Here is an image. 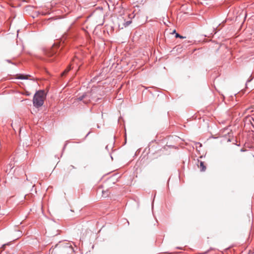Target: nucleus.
<instances>
[{"instance_id":"obj_1","label":"nucleus","mask_w":254,"mask_h":254,"mask_svg":"<svg viewBox=\"0 0 254 254\" xmlns=\"http://www.w3.org/2000/svg\"><path fill=\"white\" fill-rule=\"evenodd\" d=\"M46 97V93L44 90H39L34 95L33 103L35 107L38 108L42 106Z\"/></svg>"},{"instance_id":"obj_2","label":"nucleus","mask_w":254,"mask_h":254,"mask_svg":"<svg viewBox=\"0 0 254 254\" xmlns=\"http://www.w3.org/2000/svg\"><path fill=\"white\" fill-rule=\"evenodd\" d=\"M60 251L62 254H73V248L68 243H65L60 246Z\"/></svg>"},{"instance_id":"obj_3","label":"nucleus","mask_w":254,"mask_h":254,"mask_svg":"<svg viewBox=\"0 0 254 254\" xmlns=\"http://www.w3.org/2000/svg\"><path fill=\"white\" fill-rule=\"evenodd\" d=\"M78 99L80 101H83L84 103L87 104L90 101V97L87 94H84L79 97Z\"/></svg>"},{"instance_id":"obj_4","label":"nucleus","mask_w":254,"mask_h":254,"mask_svg":"<svg viewBox=\"0 0 254 254\" xmlns=\"http://www.w3.org/2000/svg\"><path fill=\"white\" fill-rule=\"evenodd\" d=\"M29 76H30L28 75H25L23 74H18L15 75V78L20 79H27Z\"/></svg>"},{"instance_id":"obj_5","label":"nucleus","mask_w":254,"mask_h":254,"mask_svg":"<svg viewBox=\"0 0 254 254\" xmlns=\"http://www.w3.org/2000/svg\"><path fill=\"white\" fill-rule=\"evenodd\" d=\"M58 47V46L57 45H54L51 50V52H49L47 54V56L49 57L52 56L54 55V54L56 52L55 49L57 48Z\"/></svg>"},{"instance_id":"obj_6","label":"nucleus","mask_w":254,"mask_h":254,"mask_svg":"<svg viewBox=\"0 0 254 254\" xmlns=\"http://www.w3.org/2000/svg\"><path fill=\"white\" fill-rule=\"evenodd\" d=\"M75 168L74 167V166H72V165H69V166H68L66 169V172L67 173V174H70V173L72 172V171L74 169H75Z\"/></svg>"},{"instance_id":"obj_7","label":"nucleus","mask_w":254,"mask_h":254,"mask_svg":"<svg viewBox=\"0 0 254 254\" xmlns=\"http://www.w3.org/2000/svg\"><path fill=\"white\" fill-rule=\"evenodd\" d=\"M198 167L200 168L201 171H204L206 170V166L204 165V163L203 162H200Z\"/></svg>"},{"instance_id":"obj_8","label":"nucleus","mask_w":254,"mask_h":254,"mask_svg":"<svg viewBox=\"0 0 254 254\" xmlns=\"http://www.w3.org/2000/svg\"><path fill=\"white\" fill-rule=\"evenodd\" d=\"M70 65L68 66L62 73V76L66 75L70 70Z\"/></svg>"},{"instance_id":"obj_9","label":"nucleus","mask_w":254,"mask_h":254,"mask_svg":"<svg viewBox=\"0 0 254 254\" xmlns=\"http://www.w3.org/2000/svg\"><path fill=\"white\" fill-rule=\"evenodd\" d=\"M176 38H185V37H183L182 36L180 35V34H179L178 33H176Z\"/></svg>"},{"instance_id":"obj_10","label":"nucleus","mask_w":254,"mask_h":254,"mask_svg":"<svg viewBox=\"0 0 254 254\" xmlns=\"http://www.w3.org/2000/svg\"><path fill=\"white\" fill-rule=\"evenodd\" d=\"M131 23V21H129L127 22V25H128Z\"/></svg>"},{"instance_id":"obj_11","label":"nucleus","mask_w":254,"mask_h":254,"mask_svg":"<svg viewBox=\"0 0 254 254\" xmlns=\"http://www.w3.org/2000/svg\"><path fill=\"white\" fill-rule=\"evenodd\" d=\"M196 144L199 145L200 146H201V144L200 143H197Z\"/></svg>"},{"instance_id":"obj_12","label":"nucleus","mask_w":254,"mask_h":254,"mask_svg":"<svg viewBox=\"0 0 254 254\" xmlns=\"http://www.w3.org/2000/svg\"><path fill=\"white\" fill-rule=\"evenodd\" d=\"M175 32H176V30H174L173 33H175Z\"/></svg>"},{"instance_id":"obj_13","label":"nucleus","mask_w":254,"mask_h":254,"mask_svg":"<svg viewBox=\"0 0 254 254\" xmlns=\"http://www.w3.org/2000/svg\"><path fill=\"white\" fill-rule=\"evenodd\" d=\"M5 246V245H3L2 246V247H4Z\"/></svg>"}]
</instances>
